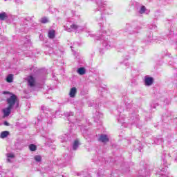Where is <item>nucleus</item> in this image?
Listing matches in <instances>:
<instances>
[{"label": "nucleus", "mask_w": 177, "mask_h": 177, "mask_svg": "<svg viewBox=\"0 0 177 177\" xmlns=\"http://www.w3.org/2000/svg\"><path fill=\"white\" fill-rule=\"evenodd\" d=\"M3 95H9L10 97H8L6 100V103L8 104V107L16 110L19 109V101H17V96L12 93L8 91H3Z\"/></svg>", "instance_id": "1"}, {"label": "nucleus", "mask_w": 177, "mask_h": 177, "mask_svg": "<svg viewBox=\"0 0 177 177\" xmlns=\"http://www.w3.org/2000/svg\"><path fill=\"white\" fill-rule=\"evenodd\" d=\"M162 160L163 165H165V167H160L159 169V171H158V175H159V177H168V173H167V159H165V155H163L162 156Z\"/></svg>", "instance_id": "2"}, {"label": "nucleus", "mask_w": 177, "mask_h": 177, "mask_svg": "<svg viewBox=\"0 0 177 177\" xmlns=\"http://www.w3.org/2000/svg\"><path fill=\"white\" fill-rule=\"evenodd\" d=\"M28 84L30 88L35 86V78L32 76L28 77Z\"/></svg>", "instance_id": "3"}, {"label": "nucleus", "mask_w": 177, "mask_h": 177, "mask_svg": "<svg viewBox=\"0 0 177 177\" xmlns=\"http://www.w3.org/2000/svg\"><path fill=\"white\" fill-rule=\"evenodd\" d=\"M12 110H13V108H10V106H8L3 109V117H9L10 113H12Z\"/></svg>", "instance_id": "4"}, {"label": "nucleus", "mask_w": 177, "mask_h": 177, "mask_svg": "<svg viewBox=\"0 0 177 177\" xmlns=\"http://www.w3.org/2000/svg\"><path fill=\"white\" fill-rule=\"evenodd\" d=\"M98 140L99 142H102V143H107V142H109L110 140L109 139V137H107V135L101 134Z\"/></svg>", "instance_id": "5"}, {"label": "nucleus", "mask_w": 177, "mask_h": 177, "mask_svg": "<svg viewBox=\"0 0 177 177\" xmlns=\"http://www.w3.org/2000/svg\"><path fill=\"white\" fill-rule=\"evenodd\" d=\"M145 82L147 86H150L153 85V82H154V79H153V77H145Z\"/></svg>", "instance_id": "6"}, {"label": "nucleus", "mask_w": 177, "mask_h": 177, "mask_svg": "<svg viewBox=\"0 0 177 177\" xmlns=\"http://www.w3.org/2000/svg\"><path fill=\"white\" fill-rule=\"evenodd\" d=\"M140 176H149V171L147 169H142L139 170L138 171Z\"/></svg>", "instance_id": "7"}, {"label": "nucleus", "mask_w": 177, "mask_h": 177, "mask_svg": "<svg viewBox=\"0 0 177 177\" xmlns=\"http://www.w3.org/2000/svg\"><path fill=\"white\" fill-rule=\"evenodd\" d=\"M9 19V15L6 12L0 13V20L3 21L4 20H8Z\"/></svg>", "instance_id": "8"}, {"label": "nucleus", "mask_w": 177, "mask_h": 177, "mask_svg": "<svg viewBox=\"0 0 177 177\" xmlns=\"http://www.w3.org/2000/svg\"><path fill=\"white\" fill-rule=\"evenodd\" d=\"M78 28H80V26L75 24H72L71 25L70 28H66V31H68V32H71L73 30H78Z\"/></svg>", "instance_id": "9"}, {"label": "nucleus", "mask_w": 177, "mask_h": 177, "mask_svg": "<svg viewBox=\"0 0 177 177\" xmlns=\"http://www.w3.org/2000/svg\"><path fill=\"white\" fill-rule=\"evenodd\" d=\"M75 95H77V88L73 87L71 88L69 96L70 97H75Z\"/></svg>", "instance_id": "10"}, {"label": "nucleus", "mask_w": 177, "mask_h": 177, "mask_svg": "<svg viewBox=\"0 0 177 177\" xmlns=\"http://www.w3.org/2000/svg\"><path fill=\"white\" fill-rule=\"evenodd\" d=\"M7 162H12V158H15V154L12 153H6Z\"/></svg>", "instance_id": "11"}, {"label": "nucleus", "mask_w": 177, "mask_h": 177, "mask_svg": "<svg viewBox=\"0 0 177 177\" xmlns=\"http://www.w3.org/2000/svg\"><path fill=\"white\" fill-rule=\"evenodd\" d=\"M56 34V31L52 30L48 32V37L50 39H53L55 38Z\"/></svg>", "instance_id": "12"}, {"label": "nucleus", "mask_w": 177, "mask_h": 177, "mask_svg": "<svg viewBox=\"0 0 177 177\" xmlns=\"http://www.w3.org/2000/svg\"><path fill=\"white\" fill-rule=\"evenodd\" d=\"M86 72V71L85 70V68H84V67L79 68L77 69V73H78V74H80V75H84V74H85Z\"/></svg>", "instance_id": "13"}, {"label": "nucleus", "mask_w": 177, "mask_h": 177, "mask_svg": "<svg viewBox=\"0 0 177 177\" xmlns=\"http://www.w3.org/2000/svg\"><path fill=\"white\" fill-rule=\"evenodd\" d=\"M8 136H9V131H4L1 132L0 138H1V139H5V138H7Z\"/></svg>", "instance_id": "14"}, {"label": "nucleus", "mask_w": 177, "mask_h": 177, "mask_svg": "<svg viewBox=\"0 0 177 177\" xmlns=\"http://www.w3.org/2000/svg\"><path fill=\"white\" fill-rule=\"evenodd\" d=\"M6 81H7L9 84L13 82V75H12V74L8 75L7 76V77H6Z\"/></svg>", "instance_id": "15"}, {"label": "nucleus", "mask_w": 177, "mask_h": 177, "mask_svg": "<svg viewBox=\"0 0 177 177\" xmlns=\"http://www.w3.org/2000/svg\"><path fill=\"white\" fill-rule=\"evenodd\" d=\"M78 146H80V142L78 140H75L73 146V150H77V149H78Z\"/></svg>", "instance_id": "16"}, {"label": "nucleus", "mask_w": 177, "mask_h": 177, "mask_svg": "<svg viewBox=\"0 0 177 177\" xmlns=\"http://www.w3.org/2000/svg\"><path fill=\"white\" fill-rule=\"evenodd\" d=\"M29 149L30 151H35V150H37V146L34 144H31L29 145Z\"/></svg>", "instance_id": "17"}, {"label": "nucleus", "mask_w": 177, "mask_h": 177, "mask_svg": "<svg viewBox=\"0 0 177 177\" xmlns=\"http://www.w3.org/2000/svg\"><path fill=\"white\" fill-rule=\"evenodd\" d=\"M40 21L43 24H45L46 23H49V20L46 17L41 18Z\"/></svg>", "instance_id": "18"}, {"label": "nucleus", "mask_w": 177, "mask_h": 177, "mask_svg": "<svg viewBox=\"0 0 177 177\" xmlns=\"http://www.w3.org/2000/svg\"><path fill=\"white\" fill-rule=\"evenodd\" d=\"M145 12H146V7H145V6H142L140 9L139 13L140 15H143V13H145Z\"/></svg>", "instance_id": "19"}, {"label": "nucleus", "mask_w": 177, "mask_h": 177, "mask_svg": "<svg viewBox=\"0 0 177 177\" xmlns=\"http://www.w3.org/2000/svg\"><path fill=\"white\" fill-rule=\"evenodd\" d=\"M34 158L37 162H41V161H42V158L39 155L35 156Z\"/></svg>", "instance_id": "20"}, {"label": "nucleus", "mask_w": 177, "mask_h": 177, "mask_svg": "<svg viewBox=\"0 0 177 177\" xmlns=\"http://www.w3.org/2000/svg\"><path fill=\"white\" fill-rule=\"evenodd\" d=\"M65 117H73L74 115V113L73 112H66L64 113Z\"/></svg>", "instance_id": "21"}, {"label": "nucleus", "mask_w": 177, "mask_h": 177, "mask_svg": "<svg viewBox=\"0 0 177 177\" xmlns=\"http://www.w3.org/2000/svg\"><path fill=\"white\" fill-rule=\"evenodd\" d=\"M4 125H6V127H9V122H8V121H5Z\"/></svg>", "instance_id": "22"}, {"label": "nucleus", "mask_w": 177, "mask_h": 177, "mask_svg": "<svg viewBox=\"0 0 177 177\" xmlns=\"http://www.w3.org/2000/svg\"><path fill=\"white\" fill-rule=\"evenodd\" d=\"M106 48H109V42L105 45Z\"/></svg>", "instance_id": "23"}, {"label": "nucleus", "mask_w": 177, "mask_h": 177, "mask_svg": "<svg viewBox=\"0 0 177 177\" xmlns=\"http://www.w3.org/2000/svg\"><path fill=\"white\" fill-rule=\"evenodd\" d=\"M102 8H103V7H100V10H103Z\"/></svg>", "instance_id": "24"}, {"label": "nucleus", "mask_w": 177, "mask_h": 177, "mask_svg": "<svg viewBox=\"0 0 177 177\" xmlns=\"http://www.w3.org/2000/svg\"><path fill=\"white\" fill-rule=\"evenodd\" d=\"M118 121H119V122H121V120L119 119Z\"/></svg>", "instance_id": "25"}, {"label": "nucleus", "mask_w": 177, "mask_h": 177, "mask_svg": "<svg viewBox=\"0 0 177 177\" xmlns=\"http://www.w3.org/2000/svg\"><path fill=\"white\" fill-rule=\"evenodd\" d=\"M103 44H104V45L106 44V42L103 43Z\"/></svg>", "instance_id": "26"}, {"label": "nucleus", "mask_w": 177, "mask_h": 177, "mask_svg": "<svg viewBox=\"0 0 177 177\" xmlns=\"http://www.w3.org/2000/svg\"><path fill=\"white\" fill-rule=\"evenodd\" d=\"M0 175H2V173H0Z\"/></svg>", "instance_id": "27"}, {"label": "nucleus", "mask_w": 177, "mask_h": 177, "mask_svg": "<svg viewBox=\"0 0 177 177\" xmlns=\"http://www.w3.org/2000/svg\"><path fill=\"white\" fill-rule=\"evenodd\" d=\"M91 107H92V105H90Z\"/></svg>", "instance_id": "28"}]
</instances>
